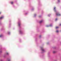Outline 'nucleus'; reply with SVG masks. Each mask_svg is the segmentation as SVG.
I'll return each mask as SVG.
<instances>
[{
    "label": "nucleus",
    "instance_id": "8",
    "mask_svg": "<svg viewBox=\"0 0 61 61\" xmlns=\"http://www.w3.org/2000/svg\"><path fill=\"white\" fill-rule=\"evenodd\" d=\"M56 32H57V33H58V32H59V31L58 30H57L56 31Z\"/></svg>",
    "mask_w": 61,
    "mask_h": 61
},
{
    "label": "nucleus",
    "instance_id": "1",
    "mask_svg": "<svg viewBox=\"0 0 61 61\" xmlns=\"http://www.w3.org/2000/svg\"><path fill=\"white\" fill-rule=\"evenodd\" d=\"M56 15H57V16H60L61 14L59 13H57L56 14Z\"/></svg>",
    "mask_w": 61,
    "mask_h": 61
},
{
    "label": "nucleus",
    "instance_id": "3",
    "mask_svg": "<svg viewBox=\"0 0 61 61\" xmlns=\"http://www.w3.org/2000/svg\"><path fill=\"white\" fill-rule=\"evenodd\" d=\"M54 10L55 12H56V7H54Z\"/></svg>",
    "mask_w": 61,
    "mask_h": 61
},
{
    "label": "nucleus",
    "instance_id": "15",
    "mask_svg": "<svg viewBox=\"0 0 61 61\" xmlns=\"http://www.w3.org/2000/svg\"><path fill=\"white\" fill-rule=\"evenodd\" d=\"M57 19H56V20H57Z\"/></svg>",
    "mask_w": 61,
    "mask_h": 61
},
{
    "label": "nucleus",
    "instance_id": "11",
    "mask_svg": "<svg viewBox=\"0 0 61 61\" xmlns=\"http://www.w3.org/2000/svg\"><path fill=\"white\" fill-rule=\"evenodd\" d=\"M2 35H0V37H2Z\"/></svg>",
    "mask_w": 61,
    "mask_h": 61
},
{
    "label": "nucleus",
    "instance_id": "6",
    "mask_svg": "<svg viewBox=\"0 0 61 61\" xmlns=\"http://www.w3.org/2000/svg\"><path fill=\"white\" fill-rule=\"evenodd\" d=\"M6 54L7 55H9V53H8V52H7L6 53Z\"/></svg>",
    "mask_w": 61,
    "mask_h": 61
},
{
    "label": "nucleus",
    "instance_id": "4",
    "mask_svg": "<svg viewBox=\"0 0 61 61\" xmlns=\"http://www.w3.org/2000/svg\"><path fill=\"white\" fill-rule=\"evenodd\" d=\"M3 17H0V19H2V18H3Z\"/></svg>",
    "mask_w": 61,
    "mask_h": 61
},
{
    "label": "nucleus",
    "instance_id": "14",
    "mask_svg": "<svg viewBox=\"0 0 61 61\" xmlns=\"http://www.w3.org/2000/svg\"><path fill=\"white\" fill-rule=\"evenodd\" d=\"M10 61V60H9L8 61Z\"/></svg>",
    "mask_w": 61,
    "mask_h": 61
},
{
    "label": "nucleus",
    "instance_id": "5",
    "mask_svg": "<svg viewBox=\"0 0 61 61\" xmlns=\"http://www.w3.org/2000/svg\"><path fill=\"white\" fill-rule=\"evenodd\" d=\"M42 49H43V48H41V49L42 50V51H44V50Z\"/></svg>",
    "mask_w": 61,
    "mask_h": 61
},
{
    "label": "nucleus",
    "instance_id": "9",
    "mask_svg": "<svg viewBox=\"0 0 61 61\" xmlns=\"http://www.w3.org/2000/svg\"><path fill=\"white\" fill-rule=\"evenodd\" d=\"M11 4H13V2L12 1V2H11Z\"/></svg>",
    "mask_w": 61,
    "mask_h": 61
},
{
    "label": "nucleus",
    "instance_id": "13",
    "mask_svg": "<svg viewBox=\"0 0 61 61\" xmlns=\"http://www.w3.org/2000/svg\"><path fill=\"white\" fill-rule=\"evenodd\" d=\"M20 33H21V32H22V31H20Z\"/></svg>",
    "mask_w": 61,
    "mask_h": 61
},
{
    "label": "nucleus",
    "instance_id": "17",
    "mask_svg": "<svg viewBox=\"0 0 61 61\" xmlns=\"http://www.w3.org/2000/svg\"><path fill=\"white\" fill-rule=\"evenodd\" d=\"M40 37H41V36H40Z\"/></svg>",
    "mask_w": 61,
    "mask_h": 61
},
{
    "label": "nucleus",
    "instance_id": "16",
    "mask_svg": "<svg viewBox=\"0 0 61 61\" xmlns=\"http://www.w3.org/2000/svg\"><path fill=\"white\" fill-rule=\"evenodd\" d=\"M60 25H61V24H60Z\"/></svg>",
    "mask_w": 61,
    "mask_h": 61
},
{
    "label": "nucleus",
    "instance_id": "10",
    "mask_svg": "<svg viewBox=\"0 0 61 61\" xmlns=\"http://www.w3.org/2000/svg\"><path fill=\"white\" fill-rule=\"evenodd\" d=\"M53 53H56V51H53Z\"/></svg>",
    "mask_w": 61,
    "mask_h": 61
},
{
    "label": "nucleus",
    "instance_id": "2",
    "mask_svg": "<svg viewBox=\"0 0 61 61\" xmlns=\"http://www.w3.org/2000/svg\"><path fill=\"white\" fill-rule=\"evenodd\" d=\"M18 25L19 26H20L21 25V23H18Z\"/></svg>",
    "mask_w": 61,
    "mask_h": 61
},
{
    "label": "nucleus",
    "instance_id": "12",
    "mask_svg": "<svg viewBox=\"0 0 61 61\" xmlns=\"http://www.w3.org/2000/svg\"><path fill=\"white\" fill-rule=\"evenodd\" d=\"M58 28V27H56V29L57 28Z\"/></svg>",
    "mask_w": 61,
    "mask_h": 61
},
{
    "label": "nucleus",
    "instance_id": "19",
    "mask_svg": "<svg viewBox=\"0 0 61 61\" xmlns=\"http://www.w3.org/2000/svg\"><path fill=\"white\" fill-rule=\"evenodd\" d=\"M59 1H58L59 2Z\"/></svg>",
    "mask_w": 61,
    "mask_h": 61
},
{
    "label": "nucleus",
    "instance_id": "7",
    "mask_svg": "<svg viewBox=\"0 0 61 61\" xmlns=\"http://www.w3.org/2000/svg\"><path fill=\"white\" fill-rule=\"evenodd\" d=\"M43 21L42 20H41V21H40V23H42V21Z\"/></svg>",
    "mask_w": 61,
    "mask_h": 61
},
{
    "label": "nucleus",
    "instance_id": "18",
    "mask_svg": "<svg viewBox=\"0 0 61 61\" xmlns=\"http://www.w3.org/2000/svg\"><path fill=\"white\" fill-rule=\"evenodd\" d=\"M1 13L0 12V14H1Z\"/></svg>",
    "mask_w": 61,
    "mask_h": 61
}]
</instances>
